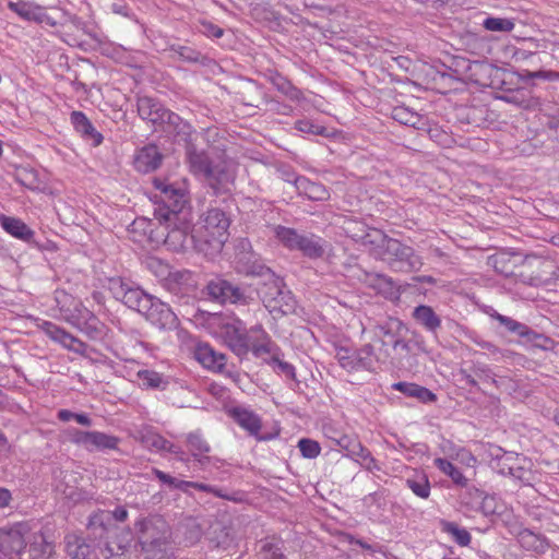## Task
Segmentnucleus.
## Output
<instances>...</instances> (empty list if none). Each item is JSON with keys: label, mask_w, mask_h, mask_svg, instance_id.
Listing matches in <instances>:
<instances>
[{"label": "nucleus", "mask_w": 559, "mask_h": 559, "mask_svg": "<svg viewBox=\"0 0 559 559\" xmlns=\"http://www.w3.org/2000/svg\"><path fill=\"white\" fill-rule=\"evenodd\" d=\"M223 337L228 347L239 357L251 352L257 358L265 361L272 358L280 366L276 354L273 353V344L265 332L260 328L246 330L242 321L235 320L222 328Z\"/></svg>", "instance_id": "1"}, {"label": "nucleus", "mask_w": 559, "mask_h": 559, "mask_svg": "<svg viewBox=\"0 0 559 559\" xmlns=\"http://www.w3.org/2000/svg\"><path fill=\"white\" fill-rule=\"evenodd\" d=\"M230 219L221 209H210L193 226L197 251L205 255L218 253L228 239Z\"/></svg>", "instance_id": "2"}, {"label": "nucleus", "mask_w": 559, "mask_h": 559, "mask_svg": "<svg viewBox=\"0 0 559 559\" xmlns=\"http://www.w3.org/2000/svg\"><path fill=\"white\" fill-rule=\"evenodd\" d=\"M378 254L395 270L411 272L418 271L423 266L420 257L412 247L385 235H380Z\"/></svg>", "instance_id": "3"}, {"label": "nucleus", "mask_w": 559, "mask_h": 559, "mask_svg": "<svg viewBox=\"0 0 559 559\" xmlns=\"http://www.w3.org/2000/svg\"><path fill=\"white\" fill-rule=\"evenodd\" d=\"M250 257H238L237 270L248 276L267 277V281L272 283V287L269 290L262 292V301L264 307L271 312H280V285L277 283L278 277L276 273L259 260H252Z\"/></svg>", "instance_id": "4"}, {"label": "nucleus", "mask_w": 559, "mask_h": 559, "mask_svg": "<svg viewBox=\"0 0 559 559\" xmlns=\"http://www.w3.org/2000/svg\"><path fill=\"white\" fill-rule=\"evenodd\" d=\"M135 534L142 551L171 546L170 527L159 515L138 521Z\"/></svg>", "instance_id": "5"}, {"label": "nucleus", "mask_w": 559, "mask_h": 559, "mask_svg": "<svg viewBox=\"0 0 559 559\" xmlns=\"http://www.w3.org/2000/svg\"><path fill=\"white\" fill-rule=\"evenodd\" d=\"M282 245L300 251L309 259H320L325 254L328 241L314 234L282 226Z\"/></svg>", "instance_id": "6"}, {"label": "nucleus", "mask_w": 559, "mask_h": 559, "mask_svg": "<svg viewBox=\"0 0 559 559\" xmlns=\"http://www.w3.org/2000/svg\"><path fill=\"white\" fill-rule=\"evenodd\" d=\"M167 234L165 245L174 251H185L188 249L197 250V239L194 238V227L191 226V217L177 221H163Z\"/></svg>", "instance_id": "7"}, {"label": "nucleus", "mask_w": 559, "mask_h": 559, "mask_svg": "<svg viewBox=\"0 0 559 559\" xmlns=\"http://www.w3.org/2000/svg\"><path fill=\"white\" fill-rule=\"evenodd\" d=\"M108 288L115 299L141 314L144 310H147V305L153 298V296L146 294L140 287L132 286L120 277L110 278Z\"/></svg>", "instance_id": "8"}, {"label": "nucleus", "mask_w": 559, "mask_h": 559, "mask_svg": "<svg viewBox=\"0 0 559 559\" xmlns=\"http://www.w3.org/2000/svg\"><path fill=\"white\" fill-rule=\"evenodd\" d=\"M207 296L219 304L248 305L250 297L247 290L222 276L210 280L205 286Z\"/></svg>", "instance_id": "9"}, {"label": "nucleus", "mask_w": 559, "mask_h": 559, "mask_svg": "<svg viewBox=\"0 0 559 559\" xmlns=\"http://www.w3.org/2000/svg\"><path fill=\"white\" fill-rule=\"evenodd\" d=\"M29 532L31 527L26 522L0 528V559H12L13 555H21Z\"/></svg>", "instance_id": "10"}, {"label": "nucleus", "mask_w": 559, "mask_h": 559, "mask_svg": "<svg viewBox=\"0 0 559 559\" xmlns=\"http://www.w3.org/2000/svg\"><path fill=\"white\" fill-rule=\"evenodd\" d=\"M29 532L31 527L26 522L0 528V559H12L13 555H21Z\"/></svg>", "instance_id": "11"}, {"label": "nucleus", "mask_w": 559, "mask_h": 559, "mask_svg": "<svg viewBox=\"0 0 559 559\" xmlns=\"http://www.w3.org/2000/svg\"><path fill=\"white\" fill-rule=\"evenodd\" d=\"M127 518L128 511L124 507H118L114 511L99 510L90 516L88 535L99 543L106 542L114 521L123 522Z\"/></svg>", "instance_id": "12"}, {"label": "nucleus", "mask_w": 559, "mask_h": 559, "mask_svg": "<svg viewBox=\"0 0 559 559\" xmlns=\"http://www.w3.org/2000/svg\"><path fill=\"white\" fill-rule=\"evenodd\" d=\"M71 441L86 451H105L116 450L119 444V438L100 431H83L75 429L72 433Z\"/></svg>", "instance_id": "13"}, {"label": "nucleus", "mask_w": 559, "mask_h": 559, "mask_svg": "<svg viewBox=\"0 0 559 559\" xmlns=\"http://www.w3.org/2000/svg\"><path fill=\"white\" fill-rule=\"evenodd\" d=\"M142 314L159 330H175L179 323L171 308L155 297L152 298L147 310H144Z\"/></svg>", "instance_id": "14"}, {"label": "nucleus", "mask_w": 559, "mask_h": 559, "mask_svg": "<svg viewBox=\"0 0 559 559\" xmlns=\"http://www.w3.org/2000/svg\"><path fill=\"white\" fill-rule=\"evenodd\" d=\"M491 318L497 320L500 325H502L508 332L512 334H516L520 337L524 338L526 342L532 343L536 346L544 347L540 341H548L543 334H539L532 330L524 323H521L510 317L503 316L495 311L491 314Z\"/></svg>", "instance_id": "15"}, {"label": "nucleus", "mask_w": 559, "mask_h": 559, "mask_svg": "<svg viewBox=\"0 0 559 559\" xmlns=\"http://www.w3.org/2000/svg\"><path fill=\"white\" fill-rule=\"evenodd\" d=\"M138 112L143 120L154 124L164 123L167 119L175 117V114L163 107L156 99L147 96L138 99Z\"/></svg>", "instance_id": "16"}, {"label": "nucleus", "mask_w": 559, "mask_h": 559, "mask_svg": "<svg viewBox=\"0 0 559 559\" xmlns=\"http://www.w3.org/2000/svg\"><path fill=\"white\" fill-rule=\"evenodd\" d=\"M163 154L155 144H148L140 148L134 156V167L138 171L147 174L159 168Z\"/></svg>", "instance_id": "17"}, {"label": "nucleus", "mask_w": 559, "mask_h": 559, "mask_svg": "<svg viewBox=\"0 0 559 559\" xmlns=\"http://www.w3.org/2000/svg\"><path fill=\"white\" fill-rule=\"evenodd\" d=\"M204 178L215 194L228 190V186L234 181V175L227 168L225 162L212 164Z\"/></svg>", "instance_id": "18"}, {"label": "nucleus", "mask_w": 559, "mask_h": 559, "mask_svg": "<svg viewBox=\"0 0 559 559\" xmlns=\"http://www.w3.org/2000/svg\"><path fill=\"white\" fill-rule=\"evenodd\" d=\"M187 198L182 193L173 198L171 200L163 202L164 207L157 212V218L159 222L163 221H177L185 219V217H191V213L187 207Z\"/></svg>", "instance_id": "19"}, {"label": "nucleus", "mask_w": 559, "mask_h": 559, "mask_svg": "<svg viewBox=\"0 0 559 559\" xmlns=\"http://www.w3.org/2000/svg\"><path fill=\"white\" fill-rule=\"evenodd\" d=\"M74 481L75 476L72 473H66L62 479L56 484V491L72 503H80L92 499V493L73 485L72 483Z\"/></svg>", "instance_id": "20"}, {"label": "nucleus", "mask_w": 559, "mask_h": 559, "mask_svg": "<svg viewBox=\"0 0 559 559\" xmlns=\"http://www.w3.org/2000/svg\"><path fill=\"white\" fill-rule=\"evenodd\" d=\"M9 9L20 15L22 19L27 21H34L37 23H46L53 26L55 22L47 15L45 8L34 4L32 2L17 1L9 2Z\"/></svg>", "instance_id": "21"}, {"label": "nucleus", "mask_w": 559, "mask_h": 559, "mask_svg": "<svg viewBox=\"0 0 559 559\" xmlns=\"http://www.w3.org/2000/svg\"><path fill=\"white\" fill-rule=\"evenodd\" d=\"M71 123L85 141H90L94 146L102 144L104 136L93 127L84 112L72 111Z\"/></svg>", "instance_id": "22"}, {"label": "nucleus", "mask_w": 559, "mask_h": 559, "mask_svg": "<svg viewBox=\"0 0 559 559\" xmlns=\"http://www.w3.org/2000/svg\"><path fill=\"white\" fill-rule=\"evenodd\" d=\"M70 323L91 338H96L100 334L98 318L87 309L79 310L78 314H73Z\"/></svg>", "instance_id": "23"}, {"label": "nucleus", "mask_w": 559, "mask_h": 559, "mask_svg": "<svg viewBox=\"0 0 559 559\" xmlns=\"http://www.w3.org/2000/svg\"><path fill=\"white\" fill-rule=\"evenodd\" d=\"M141 442L150 450L167 451L176 454L181 461H185V452L157 432L151 430L145 431L141 436Z\"/></svg>", "instance_id": "24"}, {"label": "nucleus", "mask_w": 559, "mask_h": 559, "mask_svg": "<svg viewBox=\"0 0 559 559\" xmlns=\"http://www.w3.org/2000/svg\"><path fill=\"white\" fill-rule=\"evenodd\" d=\"M412 317L420 326L435 336L441 328V318L430 306L419 305L415 307Z\"/></svg>", "instance_id": "25"}, {"label": "nucleus", "mask_w": 559, "mask_h": 559, "mask_svg": "<svg viewBox=\"0 0 559 559\" xmlns=\"http://www.w3.org/2000/svg\"><path fill=\"white\" fill-rule=\"evenodd\" d=\"M207 539L213 548L228 549L234 542V535L229 526L215 521L209 528Z\"/></svg>", "instance_id": "26"}, {"label": "nucleus", "mask_w": 559, "mask_h": 559, "mask_svg": "<svg viewBox=\"0 0 559 559\" xmlns=\"http://www.w3.org/2000/svg\"><path fill=\"white\" fill-rule=\"evenodd\" d=\"M186 157L191 171L195 175H205L212 162L204 150H199L195 143L186 145Z\"/></svg>", "instance_id": "27"}, {"label": "nucleus", "mask_w": 559, "mask_h": 559, "mask_svg": "<svg viewBox=\"0 0 559 559\" xmlns=\"http://www.w3.org/2000/svg\"><path fill=\"white\" fill-rule=\"evenodd\" d=\"M538 270L528 277L527 283L534 286L548 285L558 277L559 267L552 260H537Z\"/></svg>", "instance_id": "28"}, {"label": "nucleus", "mask_w": 559, "mask_h": 559, "mask_svg": "<svg viewBox=\"0 0 559 559\" xmlns=\"http://www.w3.org/2000/svg\"><path fill=\"white\" fill-rule=\"evenodd\" d=\"M195 358L206 368L221 370L226 365L224 354L217 353L207 344H201L195 349Z\"/></svg>", "instance_id": "29"}, {"label": "nucleus", "mask_w": 559, "mask_h": 559, "mask_svg": "<svg viewBox=\"0 0 559 559\" xmlns=\"http://www.w3.org/2000/svg\"><path fill=\"white\" fill-rule=\"evenodd\" d=\"M518 542L525 550L536 554H544L549 548V543L545 536L527 528L519 532Z\"/></svg>", "instance_id": "30"}, {"label": "nucleus", "mask_w": 559, "mask_h": 559, "mask_svg": "<svg viewBox=\"0 0 559 559\" xmlns=\"http://www.w3.org/2000/svg\"><path fill=\"white\" fill-rule=\"evenodd\" d=\"M392 388L408 397L417 399L421 403H433L437 401V395L429 389L411 382H397Z\"/></svg>", "instance_id": "31"}, {"label": "nucleus", "mask_w": 559, "mask_h": 559, "mask_svg": "<svg viewBox=\"0 0 559 559\" xmlns=\"http://www.w3.org/2000/svg\"><path fill=\"white\" fill-rule=\"evenodd\" d=\"M0 223L8 234L21 240L28 242L34 236V231L20 218L1 214Z\"/></svg>", "instance_id": "32"}, {"label": "nucleus", "mask_w": 559, "mask_h": 559, "mask_svg": "<svg viewBox=\"0 0 559 559\" xmlns=\"http://www.w3.org/2000/svg\"><path fill=\"white\" fill-rule=\"evenodd\" d=\"M392 118L401 124L423 129L427 126V117L421 116L405 106H396L392 110Z\"/></svg>", "instance_id": "33"}, {"label": "nucleus", "mask_w": 559, "mask_h": 559, "mask_svg": "<svg viewBox=\"0 0 559 559\" xmlns=\"http://www.w3.org/2000/svg\"><path fill=\"white\" fill-rule=\"evenodd\" d=\"M29 559H56L55 547L43 534H35L27 550Z\"/></svg>", "instance_id": "34"}, {"label": "nucleus", "mask_w": 559, "mask_h": 559, "mask_svg": "<svg viewBox=\"0 0 559 559\" xmlns=\"http://www.w3.org/2000/svg\"><path fill=\"white\" fill-rule=\"evenodd\" d=\"M403 331H407V326L401 320L396 318H389L384 323L376 325L374 336L384 346L386 344L383 340L384 337H389L391 342H393V340L396 336H400Z\"/></svg>", "instance_id": "35"}, {"label": "nucleus", "mask_w": 559, "mask_h": 559, "mask_svg": "<svg viewBox=\"0 0 559 559\" xmlns=\"http://www.w3.org/2000/svg\"><path fill=\"white\" fill-rule=\"evenodd\" d=\"M230 415L233 419L250 435H257L259 432L261 423L259 417L252 412L246 408L235 407L230 411Z\"/></svg>", "instance_id": "36"}, {"label": "nucleus", "mask_w": 559, "mask_h": 559, "mask_svg": "<svg viewBox=\"0 0 559 559\" xmlns=\"http://www.w3.org/2000/svg\"><path fill=\"white\" fill-rule=\"evenodd\" d=\"M187 443L191 455L202 465L210 462L206 455L210 452L209 443L199 433H190L187 437Z\"/></svg>", "instance_id": "37"}, {"label": "nucleus", "mask_w": 559, "mask_h": 559, "mask_svg": "<svg viewBox=\"0 0 559 559\" xmlns=\"http://www.w3.org/2000/svg\"><path fill=\"white\" fill-rule=\"evenodd\" d=\"M147 267L156 273L157 276L164 277L166 280V286L169 290H175L173 284L178 283L183 278L185 274L181 272L171 273L168 269V265L163 263L160 260L156 258H151L146 262Z\"/></svg>", "instance_id": "38"}, {"label": "nucleus", "mask_w": 559, "mask_h": 559, "mask_svg": "<svg viewBox=\"0 0 559 559\" xmlns=\"http://www.w3.org/2000/svg\"><path fill=\"white\" fill-rule=\"evenodd\" d=\"M66 550L72 559H94L91 546L78 536L66 537Z\"/></svg>", "instance_id": "39"}, {"label": "nucleus", "mask_w": 559, "mask_h": 559, "mask_svg": "<svg viewBox=\"0 0 559 559\" xmlns=\"http://www.w3.org/2000/svg\"><path fill=\"white\" fill-rule=\"evenodd\" d=\"M490 265L493 266L497 273L508 277L514 274L515 261L514 255L507 252H500L489 258Z\"/></svg>", "instance_id": "40"}, {"label": "nucleus", "mask_w": 559, "mask_h": 559, "mask_svg": "<svg viewBox=\"0 0 559 559\" xmlns=\"http://www.w3.org/2000/svg\"><path fill=\"white\" fill-rule=\"evenodd\" d=\"M300 187L302 188V194L307 199L312 201H324L330 197L329 191L325 187L318 182H311L306 177L299 178Z\"/></svg>", "instance_id": "41"}, {"label": "nucleus", "mask_w": 559, "mask_h": 559, "mask_svg": "<svg viewBox=\"0 0 559 559\" xmlns=\"http://www.w3.org/2000/svg\"><path fill=\"white\" fill-rule=\"evenodd\" d=\"M166 122L173 126L174 132L181 141L186 143V145L194 143L197 132L189 122L182 121L181 118L176 114L174 118L167 119Z\"/></svg>", "instance_id": "42"}, {"label": "nucleus", "mask_w": 559, "mask_h": 559, "mask_svg": "<svg viewBox=\"0 0 559 559\" xmlns=\"http://www.w3.org/2000/svg\"><path fill=\"white\" fill-rule=\"evenodd\" d=\"M433 464L442 473L448 475L456 486L466 487L468 479L450 461L443 457H437L435 459Z\"/></svg>", "instance_id": "43"}, {"label": "nucleus", "mask_w": 559, "mask_h": 559, "mask_svg": "<svg viewBox=\"0 0 559 559\" xmlns=\"http://www.w3.org/2000/svg\"><path fill=\"white\" fill-rule=\"evenodd\" d=\"M301 177L293 174H282V193L286 195V198H282V201L288 202L295 195L302 194V188L299 183V178Z\"/></svg>", "instance_id": "44"}, {"label": "nucleus", "mask_w": 559, "mask_h": 559, "mask_svg": "<svg viewBox=\"0 0 559 559\" xmlns=\"http://www.w3.org/2000/svg\"><path fill=\"white\" fill-rule=\"evenodd\" d=\"M463 488L464 490L460 493L461 504L468 510L476 512L485 491L476 488L475 486H469L468 484Z\"/></svg>", "instance_id": "45"}, {"label": "nucleus", "mask_w": 559, "mask_h": 559, "mask_svg": "<svg viewBox=\"0 0 559 559\" xmlns=\"http://www.w3.org/2000/svg\"><path fill=\"white\" fill-rule=\"evenodd\" d=\"M356 353V367L358 370H371L376 361L374 349L371 344H365Z\"/></svg>", "instance_id": "46"}, {"label": "nucleus", "mask_w": 559, "mask_h": 559, "mask_svg": "<svg viewBox=\"0 0 559 559\" xmlns=\"http://www.w3.org/2000/svg\"><path fill=\"white\" fill-rule=\"evenodd\" d=\"M443 532L448 533L453 537L455 543L462 547H466L471 544L472 536L465 528L460 527L454 522H443L442 523Z\"/></svg>", "instance_id": "47"}, {"label": "nucleus", "mask_w": 559, "mask_h": 559, "mask_svg": "<svg viewBox=\"0 0 559 559\" xmlns=\"http://www.w3.org/2000/svg\"><path fill=\"white\" fill-rule=\"evenodd\" d=\"M136 376L141 381V385L145 389H164V384L167 383L163 376L154 370H140Z\"/></svg>", "instance_id": "48"}, {"label": "nucleus", "mask_w": 559, "mask_h": 559, "mask_svg": "<svg viewBox=\"0 0 559 559\" xmlns=\"http://www.w3.org/2000/svg\"><path fill=\"white\" fill-rule=\"evenodd\" d=\"M335 358L337 359L338 364L342 368L347 370L348 372L357 371L356 367V353L355 350L343 347V346H336L335 347Z\"/></svg>", "instance_id": "49"}, {"label": "nucleus", "mask_w": 559, "mask_h": 559, "mask_svg": "<svg viewBox=\"0 0 559 559\" xmlns=\"http://www.w3.org/2000/svg\"><path fill=\"white\" fill-rule=\"evenodd\" d=\"M406 486L419 498L427 499L430 495V484L425 474L406 479Z\"/></svg>", "instance_id": "50"}, {"label": "nucleus", "mask_w": 559, "mask_h": 559, "mask_svg": "<svg viewBox=\"0 0 559 559\" xmlns=\"http://www.w3.org/2000/svg\"><path fill=\"white\" fill-rule=\"evenodd\" d=\"M170 50L174 51L181 60L190 63H204L206 59L200 51L187 46L173 45Z\"/></svg>", "instance_id": "51"}, {"label": "nucleus", "mask_w": 559, "mask_h": 559, "mask_svg": "<svg viewBox=\"0 0 559 559\" xmlns=\"http://www.w3.org/2000/svg\"><path fill=\"white\" fill-rule=\"evenodd\" d=\"M483 26L491 32H511L514 28V22L511 19L487 17Z\"/></svg>", "instance_id": "52"}, {"label": "nucleus", "mask_w": 559, "mask_h": 559, "mask_svg": "<svg viewBox=\"0 0 559 559\" xmlns=\"http://www.w3.org/2000/svg\"><path fill=\"white\" fill-rule=\"evenodd\" d=\"M297 447L305 459H316L321 453V447L318 441L309 438H302Z\"/></svg>", "instance_id": "53"}, {"label": "nucleus", "mask_w": 559, "mask_h": 559, "mask_svg": "<svg viewBox=\"0 0 559 559\" xmlns=\"http://www.w3.org/2000/svg\"><path fill=\"white\" fill-rule=\"evenodd\" d=\"M365 282L369 284L371 287L378 289L379 292H388L393 289V281L382 274H366Z\"/></svg>", "instance_id": "54"}, {"label": "nucleus", "mask_w": 559, "mask_h": 559, "mask_svg": "<svg viewBox=\"0 0 559 559\" xmlns=\"http://www.w3.org/2000/svg\"><path fill=\"white\" fill-rule=\"evenodd\" d=\"M39 328L45 332V334L52 340L53 342H57L59 344H62L64 341V337L67 335V331L62 329L61 326L50 322V321H43V323L39 325Z\"/></svg>", "instance_id": "55"}, {"label": "nucleus", "mask_w": 559, "mask_h": 559, "mask_svg": "<svg viewBox=\"0 0 559 559\" xmlns=\"http://www.w3.org/2000/svg\"><path fill=\"white\" fill-rule=\"evenodd\" d=\"M473 372L480 380H483L485 382H489L492 385H495L496 388H499V381L497 380L492 370L487 365L479 364V362L474 364Z\"/></svg>", "instance_id": "56"}, {"label": "nucleus", "mask_w": 559, "mask_h": 559, "mask_svg": "<svg viewBox=\"0 0 559 559\" xmlns=\"http://www.w3.org/2000/svg\"><path fill=\"white\" fill-rule=\"evenodd\" d=\"M298 132L311 133L318 135H326L328 130L325 127L313 124L310 120H298L294 127Z\"/></svg>", "instance_id": "57"}, {"label": "nucleus", "mask_w": 559, "mask_h": 559, "mask_svg": "<svg viewBox=\"0 0 559 559\" xmlns=\"http://www.w3.org/2000/svg\"><path fill=\"white\" fill-rule=\"evenodd\" d=\"M154 474L162 483L167 484L170 487L181 489V490H187V488H189V486L192 484V481L179 480V479L164 473L163 471H159L156 468L154 469Z\"/></svg>", "instance_id": "58"}, {"label": "nucleus", "mask_w": 559, "mask_h": 559, "mask_svg": "<svg viewBox=\"0 0 559 559\" xmlns=\"http://www.w3.org/2000/svg\"><path fill=\"white\" fill-rule=\"evenodd\" d=\"M476 512H480L485 516L496 514L498 512L496 498L485 492Z\"/></svg>", "instance_id": "59"}, {"label": "nucleus", "mask_w": 559, "mask_h": 559, "mask_svg": "<svg viewBox=\"0 0 559 559\" xmlns=\"http://www.w3.org/2000/svg\"><path fill=\"white\" fill-rule=\"evenodd\" d=\"M61 345L64 348H67L69 350H72V352H74L76 354H80V355H84L86 349H87V345L84 342H82L81 340L76 338L75 336H73L69 332L67 333V335L64 337V341H63V343Z\"/></svg>", "instance_id": "60"}, {"label": "nucleus", "mask_w": 559, "mask_h": 559, "mask_svg": "<svg viewBox=\"0 0 559 559\" xmlns=\"http://www.w3.org/2000/svg\"><path fill=\"white\" fill-rule=\"evenodd\" d=\"M154 183L156 189H158L162 192V202L171 200L173 198L183 193L182 190L177 189L171 185H167L160 180H155Z\"/></svg>", "instance_id": "61"}, {"label": "nucleus", "mask_w": 559, "mask_h": 559, "mask_svg": "<svg viewBox=\"0 0 559 559\" xmlns=\"http://www.w3.org/2000/svg\"><path fill=\"white\" fill-rule=\"evenodd\" d=\"M297 309V300L290 290L282 287V314L294 313Z\"/></svg>", "instance_id": "62"}, {"label": "nucleus", "mask_w": 559, "mask_h": 559, "mask_svg": "<svg viewBox=\"0 0 559 559\" xmlns=\"http://www.w3.org/2000/svg\"><path fill=\"white\" fill-rule=\"evenodd\" d=\"M170 550L171 546L145 550L143 551L145 555L144 559H174Z\"/></svg>", "instance_id": "63"}, {"label": "nucleus", "mask_w": 559, "mask_h": 559, "mask_svg": "<svg viewBox=\"0 0 559 559\" xmlns=\"http://www.w3.org/2000/svg\"><path fill=\"white\" fill-rule=\"evenodd\" d=\"M282 95H285L292 100H299L301 92L297 87L293 86L289 81L282 79Z\"/></svg>", "instance_id": "64"}]
</instances>
